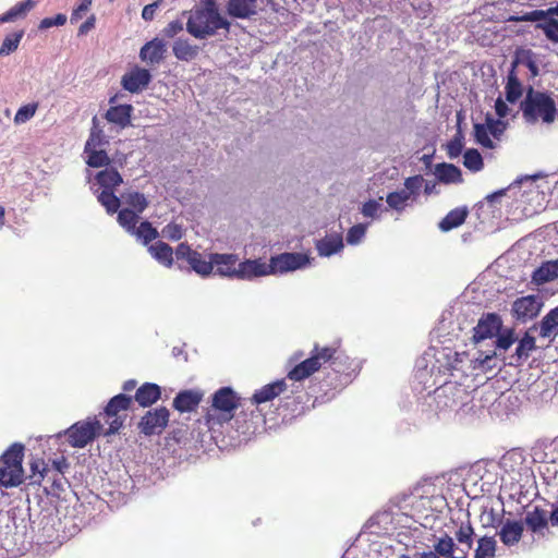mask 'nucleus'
<instances>
[{
	"instance_id": "f3484780",
	"label": "nucleus",
	"mask_w": 558,
	"mask_h": 558,
	"mask_svg": "<svg viewBox=\"0 0 558 558\" xmlns=\"http://www.w3.org/2000/svg\"><path fill=\"white\" fill-rule=\"evenodd\" d=\"M270 275L269 263L260 259H246L238 265V279L251 280L256 277Z\"/></svg>"
},
{
	"instance_id": "bf43d9fd",
	"label": "nucleus",
	"mask_w": 558,
	"mask_h": 558,
	"mask_svg": "<svg viewBox=\"0 0 558 558\" xmlns=\"http://www.w3.org/2000/svg\"><path fill=\"white\" fill-rule=\"evenodd\" d=\"M463 148L462 140L459 137H454L447 145V153L449 158H457L460 156Z\"/></svg>"
},
{
	"instance_id": "a878e982",
	"label": "nucleus",
	"mask_w": 558,
	"mask_h": 558,
	"mask_svg": "<svg viewBox=\"0 0 558 558\" xmlns=\"http://www.w3.org/2000/svg\"><path fill=\"white\" fill-rule=\"evenodd\" d=\"M166 53V45L162 40L155 38L142 46V60H147L150 63H159L163 60Z\"/></svg>"
},
{
	"instance_id": "4c0bfd02",
	"label": "nucleus",
	"mask_w": 558,
	"mask_h": 558,
	"mask_svg": "<svg viewBox=\"0 0 558 558\" xmlns=\"http://www.w3.org/2000/svg\"><path fill=\"white\" fill-rule=\"evenodd\" d=\"M454 547L456 544L453 538L448 534H445L440 536L434 544V553L444 558H451L453 557Z\"/></svg>"
},
{
	"instance_id": "49530a36",
	"label": "nucleus",
	"mask_w": 558,
	"mask_h": 558,
	"mask_svg": "<svg viewBox=\"0 0 558 558\" xmlns=\"http://www.w3.org/2000/svg\"><path fill=\"white\" fill-rule=\"evenodd\" d=\"M517 338L513 329H507L504 332H500L496 336L495 341V351L501 354V351H507L514 342Z\"/></svg>"
},
{
	"instance_id": "052dcab7",
	"label": "nucleus",
	"mask_w": 558,
	"mask_h": 558,
	"mask_svg": "<svg viewBox=\"0 0 558 558\" xmlns=\"http://www.w3.org/2000/svg\"><path fill=\"white\" fill-rule=\"evenodd\" d=\"M44 461L37 460L31 463V470H32V477H36L34 480L35 483H39L44 476L45 473H47V469L44 466Z\"/></svg>"
},
{
	"instance_id": "ddd939ff",
	"label": "nucleus",
	"mask_w": 558,
	"mask_h": 558,
	"mask_svg": "<svg viewBox=\"0 0 558 558\" xmlns=\"http://www.w3.org/2000/svg\"><path fill=\"white\" fill-rule=\"evenodd\" d=\"M238 407L239 398L230 387H222L213 395L211 408L222 413L223 421H230Z\"/></svg>"
},
{
	"instance_id": "b1692460",
	"label": "nucleus",
	"mask_w": 558,
	"mask_h": 558,
	"mask_svg": "<svg viewBox=\"0 0 558 558\" xmlns=\"http://www.w3.org/2000/svg\"><path fill=\"white\" fill-rule=\"evenodd\" d=\"M515 65L517 61L512 63V69L508 73L505 86L506 100L511 104L517 102L523 95V86L514 71Z\"/></svg>"
},
{
	"instance_id": "864d4df0",
	"label": "nucleus",
	"mask_w": 558,
	"mask_h": 558,
	"mask_svg": "<svg viewBox=\"0 0 558 558\" xmlns=\"http://www.w3.org/2000/svg\"><path fill=\"white\" fill-rule=\"evenodd\" d=\"M366 232V226L362 223L354 225L347 233V242L351 245H355L361 242Z\"/></svg>"
},
{
	"instance_id": "f03ea898",
	"label": "nucleus",
	"mask_w": 558,
	"mask_h": 558,
	"mask_svg": "<svg viewBox=\"0 0 558 558\" xmlns=\"http://www.w3.org/2000/svg\"><path fill=\"white\" fill-rule=\"evenodd\" d=\"M520 109L525 122L534 124L538 121L553 123L556 117V104L546 93L535 90L532 87L526 92L521 101Z\"/></svg>"
},
{
	"instance_id": "393cba45",
	"label": "nucleus",
	"mask_w": 558,
	"mask_h": 558,
	"mask_svg": "<svg viewBox=\"0 0 558 558\" xmlns=\"http://www.w3.org/2000/svg\"><path fill=\"white\" fill-rule=\"evenodd\" d=\"M172 52L178 60L189 62L196 59L199 53V47L192 45L186 38H179L172 46Z\"/></svg>"
},
{
	"instance_id": "2f4dec72",
	"label": "nucleus",
	"mask_w": 558,
	"mask_h": 558,
	"mask_svg": "<svg viewBox=\"0 0 558 558\" xmlns=\"http://www.w3.org/2000/svg\"><path fill=\"white\" fill-rule=\"evenodd\" d=\"M138 221V215L136 210L130 209L129 207L122 208L118 214V222L129 233L140 239V227H136Z\"/></svg>"
},
{
	"instance_id": "39448f33",
	"label": "nucleus",
	"mask_w": 558,
	"mask_h": 558,
	"mask_svg": "<svg viewBox=\"0 0 558 558\" xmlns=\"http://www.w3.org/2000/svg\"><path fill=\"white\" fill-rule=\"evenodd\" d=\"M23 457L24 446L21 444H13L1 456L3 465L0 468V485L4 487H14L19 486L23 482Z\"/></svg>"
},
{
	"instance_id": "e2e57ef3",
	"label": "nucleus",
	"mask_w": 558,
	"mask_h": 558,
	"mask_svg": "<svg viewBox=\"0 0 558 558\" xmlns=\"http://www.w3.org/2000/svg\"><path fill=\"white\" fill-rule=\"evenodd\" d=\"M487 122L488 132L494 137H498L504 132L505 126L500 121L487 119Z\"/></svg>"
},
{
	"instance_id": "13d9d810",
	"label": "nucleus",
	"mask_w": 558,
	"mask_h": 558,
	"mask_svg": "<svg viewBox=\"0 0 558 558\" xmlns=\"http://www.w3.org/2000/svg\"><path fill=\"white\" fill-rule=\"evenodd\" d=\"M183 31V23L179 20L171 21L163 29V36L168 38H173L179 33Z\"/></svg>"
},
{
	"instance_id": "473e14b6",
	"label": "nucleus",
	"mask_w": 558,
	"mask_h": 558,
	"mask_svg": "<svg viewBox=\"0 0 558 558\" xmlns=\"http://www.w3.org/2000/svg\"><path fill=\"white\" fill-rule=\"evenodd\" d=\"M148 251L155 259L166 267H170L173 264V250L169 244L158 241L151 244Z\"/></svg>"
},
{
	"instance_id": "603ef678",
	"label": "nucleus",
	"mask_w": 558,
	"mask_h": 558,
	"mask_svg": "<svg viewBox=\"0 0 558 558\" xmlns=\"http://www.w3.org/2000/svg\"><path fill=\"white\" fill-rule=\"evenodd\" d=\"M36 110H37L36 104H28V105L22 106L15 113L14 123L23 124V123L27 122L35 116Z\"/></svg>"
},
{
	"instance_id": "0e129e2a",
	"label": "nucleus",
	"mask_w": 558,
	"mask_h": 558,
	"mask_svg": "<svg viewBox=\"0 0 558 558\" xmlns=\"http://www.w3.org/2000/svg\"><path fill=\"white\" fill-rule=\"evenodd\" d=\"M495 110L499 118H506L509 113V108L501 97L495 101Z\"/></svg>"
},
{
	"instance_id": "412c9836",
	"label": "nucleus",
	"mask_w": 558,
	"mask_h": 558,
	"mask_svg": "<svg viewBox=\"0 0 558 558\" xmlns=\"http://www.w3.org/2000/svg\"><path fill=\"white\" fill-rule=\"evenodd\" d=\"M523 531L524 526L521 521L507 520L498 534L502 544L510 547L520 542Z\"/></svg>"
},
{
	"instance_id": "9b49d317",
	"label": "nucleus",
	"mask_w": 558,
	"mask_h": 558,
	"mask_svg": "<svg viewBox=\"0 0 558 558\" xmlns=\"http://www.w3.org/2000/svg\"><path fill=\"white\" fill-rule=\"evenodd\" d=\"M543 307L538 295H526L518 298L511 307L512 317L519 323H526L535 318Z\"/></svg>"
},
{
	"instance_id": "680f3d73",
	"label": "nucleus",
	"mask_w": 558,
	"mask_h": 558,
	"mask_svg": "<svg viewBox=\"0 0 558 558\" xmlns=\"http://www.w3.org/2000/svg\"><path fill=\"white\" fill-rule=\"evenodd\" d=\"M157 235L158 232L151 227L150 222L142 221V238L144 239L145 243L157 238Z\"/></svg>"
},
{
	"instance_id": "4be33fe9",
	"label": "nucleus",
	"mask_w": 558,
	"mask_h": 558,
	"mask_svg": "<svg viewBox=\"0 0 558 558\" xmlns=\"http://www.w3.org/2000/svg\"><path fill=\"white\" fill-rule=\"evenodd\" d=\"M133 107L131 105H117L111 106L106 112V119L109 123L116 124L121 129L126 128L131 122V112Z\"/></svg>"
},
{
	"instance_id": "8fccbe9b",
	"label": "nucleus",
	"mask_w": 558,
	"mask_h": 558,
	"mask_svg": "<svg viewBox=\"0 0 558 558\" xmlns=\"http://www.w3.org/2000/svg\"><path fill=\"white\" fill-rule=\"evenodd\" d=\"M102 144V131L98 129L97 125V118H93V129L89 135V138L87 140L84 153H88L90 148H96L97 146H100Z\"/></svg>"
},
{
	"instance_id": "72a5a7b5",
	"label": "nucleus",
	"mask_w": 558,
	"mask_h": 558,
	"mask_svg": "<svg viewBox=\"0 0 558 558\" xmlns=\"http://www.w3.org/2000/svg\"><path fill=\"white\" fill-rule=\"evenodd\" d=\"M36 4V0H26L23 2L16 3L9 11H7L3 15L0 16V23L13 22L20 17L26 15V13L32 10Z\"/></svg>"
},
{
	"instance_id": "1a4fd4ad",
	"label": "nucleus",
	"mask_w": 558,
	"mask_h": 558,
	"mask_svg": "<svg viewBox=\"0 0 558 558\" xmlns=\"http://www.w3.org/2000/svg\"><path fill=\"white\" fill-rule=\"evenodd\" d=\"M177 262H185L190 269L195 271L202 277H207L213 274V258L211 254L208 259L199 252L193 250L187 243H180L175 248Z\"/></svg>"
},
{
	"instance_id": "bb28decb",
	"label": "nucleus",
	"mask_w": 558,
	"mask_h": 558,
	"mask_svg": "<svg viewBox=\"0 0 558 558\" xmlns=\"http://www.w3.org/2000/svg\"><path fill=\"white\" fill-rule=\"evenodd\" d=\"M558 336V306L551 308L539 323V337L554 340Z\"/></svg>"
},
{
	"instance_id": "aec40b11",
	"label": "nucleus",
	"mask_w": 558,
	"mask_h": 558,
	"mask_svg": "<svg viewBox=\"0 0 558 558\" xmlns=\"http://www.w3.org/2000/svg\"><path fill=\"white\" fill-rule=\"evenodd\" d=\"M286 388L287 384L284 379H279L274 383L267 384L255 391V393L252 397V401L255 404H262L271 401L276 397L280 396L286 390Z\"/></svg>"
},
{
	"instance_id": "f8f14e48",
	"label": "nucleus",
	"mask_w": 558,
	"mask_h": 558,
	"mask_svg": "<svg viewBox=\"0 0 558 558\" xmlns=\"http://www.w3.org/2000/svg\"><path fill=\"white\" fill-rule=\"evenodd\" d=\"M502 327V320L496 313L483 314L477 325L473 328V341L475 343L496 337Z\"/></svg>"
},
{
	"instance_id": "2eb2a0df",
	"label": "nucleus",
	"mask_w": 558,
	"mask_h": 558,
	"mask_svg": "<svg viewBox=\"0 0 558 558\" xmlns=\"http://www.w3.org/2000/svg\"><path fill=\"white\" fill-rule=\"evenodd\" d=\"M213 272L221 277L236 278L239 258L235 254L211 253Z\"/></svg>"
},
{
	"instance_id": "7c9ffc66",
	"label": "nucleus",
	"mask_w": 558,
	"mask_h": 558,
	"mask_svg": "<svg viewBox=\"0 0 558 558\" xmlns=\"http://www.w3.org/2000/svg\"><path fill=\"white\" fill-rule=\"evenodd\" d=\"M436 175L442 183H461L462 173L461 170L452 163H439L436 166Z\"/></svg>"
},
{
	"instance_id": "dca6fc26",
	"label": "nucleus",
	"mask_w": 558,
	"mask_h": 558,
	"mask_svg": "<svg viewBox=\"0 0 558 558\" xmlns=\"http://www.w3.org/2000/svg\"><path fill=\"white\" fill-rule=\"evenodd\" d=\"M204 392L199 389L181 390L173 399V408L180 413L195 411L203 401Z\"/></svg>"
},
{
	"instance_id": "6e6552de",
	"label": "nucleus",
	"mask_w": 558,
	"mask_h": 558,
	"mask_svg": "<svg viewBox=\"0 0 558 558\" xmlns=\"http://www.w3.org/2000/svg\"><path fill=\"white\" fill-rule=\"evenodd\" d=\"M132 404V398L119 393L111 398L105 408L106 423L109 425V428L106 430L105 435H112L119 432L122 427L123 422L126 417V411Z\"/></svg>"
},
{
	"instance_id": "a18cd8bd",
	"label": "nucleus",
	"mask_w": 558,
	"mask_h": 558,
	"mask_svg": "<svg viewBox=\"0 0 558 558\" xmlns=\"http://www.w3.org/2000/svg\"><path fill=\"white\" fill-rule=\"evenodd\" d=\"M423 183H424V179L422 175L417 174V175H413V177H409L404 180V190H402L403 192H405V194L408 195V197L413 201L416 199V197L420 195V191L423 186Z\"/></svg>"
},
{
	"instance_id": "c85d7f7f",
	"label": "nucleus",
	"mask_w": 558,
	"mask_h": 558,
	"mask_svg": "<svg viewBox=\"0 0 558 558\" xmlns=\"http://www.w3.org/2000/svg\"><path fill=\"white\" fill-rule=\"evenodd\" d=\"M558 278V259L543 263L532 275L536 284H543Z\"/></svg>"
},
{
	"instance_id": "f257e3e1",
	"label": "nucleus",
	"mask_w": 558,
	"mask_h": 558,
	"mask_svg": "<svg viewBox=\"0 0 558 558\" xmlns=\"http://www.w3.org/2000/svg\"><path fill=\"white\" fill-rule=\"evenodd\" d=\"M230 27L231 23L220 14L216 0H199L186 22L187 33L197 39L211 37L219 29L229 33Z\"/></svg>"
},
{
	"instance_id": "5fc2aeb1",
	"label": "nucleus",
	"mask_w": 558,
	"mask_h": 558,
	"mask_svg": "<svg viewBox=\"0 0 558 558\" xmlns=\"http://www.w3.org/2000/svg\"><path fill=\"white\" fill-rule=\"evenodd\" d=\"M128 205L131 209L140 211V193L136 191L123 193L120 198V206Z\"/></svg>"
},
{
	"instance_id": "09e8293b",
	"label": "nucleus",
	"mask_w": 558,
	"mask_h": 558,
	"mask_svg": "<svg viewBox=\"0 0 558 558\" xmlns=\"http://www.w3.org/2000/svg\"><path fill=\"white\" fill-rule=\"evenodd\" d=\"M474 136L478 144L486 148H493L494 143L489 137L488 128L486 124L476 123L474 125Z\"/></svg>"
},
{
	"instance_id": "c03bdc74",
	"label": "nucleus",
	"mask_w": 558,
	"mask_h": 558,
	"mask_svg": "<svg viewBox=\"0 0 558 558\" xmlns=\"http://www.w3.org/2000/svg\"><path fill=\"white\" fill-rule=\"evenodd\" d=\"M456 538L460 544H465L468 550L473 546L474 529L470 521L462 522L456 531Z\"/></svg>"
},
{
	"instance_id": "6e6d98bb",
	"label": "nucleus",
	"mask_w": 558,
	"mask_h": 558,
	"mask_svg": "<svg viewBox=\"0 0 558 558\" xmlns=\"http://www.w3.org/2000/svg\"><path fill=\"white\" fill-rule=\"evenodd\" d=\"M381 204L375 199H369L365 202L362 206L361 213L365 217L376 218L378 217V211L380 210Z\"/></svg>"
},
{
	"instance_id": "9d476101",
	"label": "nucleus",
	"mask_w": 558,
	"mask_h": 558,
	"mask_svg": "<svg viewBox=\"0 0 558 558\" xmlns=\"http://www.w3.org/2000/svg\"><path fill=\"white\" fill-rule=\"evenodd\" d=\"M310 257L303 253H281L269 259L270 275L284 274L306 267Z\"/></svg>"
},
{
	"instance_id": "5701e85b",
	"label": "nucleus",
	"mask_w": 558,
	"mask_h": 558,
	"mask_svg": "<svg viewBox=\"0 0 558 558\" xmlns=\"http://www.w3.org/2000/svg\"><path fill=\"white\" fill-rule=\"evenodd\" d=\"M343 248V240L340 233L327 234L316 243V250L320 256H330Z\"/></svg>"
},
{
	"instance_id": "e433bc0d",
	"label": "nucleus",
	"mask_w": 558,
	"mask_h": 558,
	"mask_svg": "<svg viewBox=\"0 0 558 558\" xmlns=\"http://www.w3.org/2000/svg\"><path fill=\"white\" fill-rule=\"evenodd\" d=\"M496 541L492 536H483L477 542L474 558H494Z\"/></svg>"
},
{
	"instance_id": "774afa93",
	"label": "nucleus",
	"mask_w": 558,
	"mask_h": 558,
	"mask_svg": "<svg viewBox=\"0 0 558 558\" xmlns=\"http://www.w3.org/2000/svg\"><path fill=\"white\" fill-rule=\"evenodd\" d=\"M52 465L60 474H64L70 466L68 460L64 457L54 459L52 461Z\"/></svg>"
},
{
	"instance_id": "de8ad7c7",
	"label": "nucleus",
	"mask_w": 558,
	"mask_h": 558,
	"mask_svg": "<svg viewBox=\"0 0 558 558\" xmlns=\"http://www.w3.org/2000/svg\"><path fill=\"white\" fill-rule=\"evenodd\" d=\"M87 154L86 163L93 168H99L109 165L110 159L107 153L102 149L97 150L96 148H90Z\"/></svg>"
},
{
	"instance_id": "37998d69",
	"label": "nucleus",
	"mask_w": 558,
	"mask_h": 558,
	"mask_svg": "<svg viewBox=\"0 0 558 558\" xmlns=\"http://www.w3.org/2000/svg\"><path fill=\"white\" fill-rule=\"evenodd\" d=\"M409 199L410 198L402 190L390 192L386 197L388 206L398 213H401L405 209Z\"/></svg>"
},
{
	"instance_id": "a19ab883",
	"label": "nucleus",
	"mask_w": 558,
	"mask_h": 558,
	"mask_svg": "<svg viewBox=\"0 0 558 558\" xmlns=\"http://www.w3.org/2000/svg\"><path fill=\"white\" fill-rule=\"evenodd\" d=\"M463 165L470 171L477 172L483 169L484 162L477 149L471 148L463 155Z\"/></svg>"
},
{
	"instance_id": "ea45409f",
	"label": "nucleus",
	"mask_w": 558,
	"mask_h": 558,
	"mask_svg": "<svg viewBox=\"0 0 558 558\" xmlns=\"http://www.w3.org/2000/svg\"><path fill=\"white\" fill-rule=\"evenodd\" d=\"M121 84L125 90L137 93L140 90V65L135 64L130 72L125 73Z\"/></svg>"
},
{
	"instance_id": "a211bd4d",
	"label": "nucleus",
	"mask_w": 558,
	"mask_h": 558,
	"mask_svg": "<svg viewBox=\"0 0 558 558\" xmlns=\"http://www.w3.org/2000/svg\"><path fill=\"white\" fill-rule=\"evenodd\" d=\"M536 341L533 336L525 332L524 336L518 341L514 353L510 356L509 365L521 366L531 356V353L536 350Z\"/></svg>"
},
{
	"instance_id": "c756f323",
	"label": "nucleus",
	"mask_w": 558,
	"mask_h": 558,
	"mask_svg": "<svg viewBox=\"0 0 558 558\" xmlns=\"http://www.w3.org/2000/svg\"><path fill=\"white\" fill-rule=\"evenodd\" d=\"M549 518L547 517L546 510L535 507L532 511H529L525 515L524 522L527 527L533 532H539L548 526Z\"/></svg>"
},
{
	"instance_id": "3c124183",
	"label": "nucleus",
	"mask_w": 558,
	"mask_h": 558,
	"mask_svg": "<svg viewBox=\"0 0 558 558\" xmlns=\"http://www.w3.org/2000/svg\"><path fill=\"white\" fill-rule=\"evenodd\" d=\"M499 355L497 351H493L490 354H484L483 352H480L478 356L476 357L477 367L482 371H492L493 368L497 367L496 359Z\"/></svg>"
},
{
	"instance_id": "7ed1b4c3",
	"label": "nucleus",
	"mask_w": 558,
	"mask_h": 558,
	"mask_svg": "<svg viewBox=\"0 0 558 558\" xmlns=\"http://www.w3.org/2000/svg\"><path fill=\"white\" fill-rule=\"evenodd\" d=\"M336 344L337 342L329 345L314 343L310 356L294 365L288 372L287 377L294 381H301L318 372L325 364L329 366L333 354H336Z\"/></svg>"
},
{
	"instance_id": "4d7b16f0",
	"label": "nucleus",
	"mask_w": 558,
	"mask_h": 558,
	"mask_svg": "<svg viewBox=\"0 0 558 558\" xmlns=\"http://www.w3.org/2000/svg\"><path fill=\"white\" fill-rule=\"evenodd\" d=\"M66 22L64 14H57L54 17H45L39 24L40 29H47L52 26H62Z\"/></svg>"
},
{
	"instance_id": "79ce46f5",
	"label": "nucleus",
	"mask_w": 558,
	"mask_h": 558,
	"mask_svg": "<svg viewBox=\"0 0 558 558\" xmlns=\"http://www.w3.org/2000/svg\"><path fill=\"white\" fill-rule=\"evenodd\" d=\"M24 36V31L15 32L10 35H8L0 47V57L1 56H8L12 52H14Z\"/></svg>"
},
{
	"instance_id": "f704fd0d",
	"label": "nucleus",
	"mask_w": 558,
	"mask_h": 558,
	"mask_svg": "<svg viewBox=\"0 0 558 558\" xmlns=\"http://www.w3.org/2000/svg\"><path fill=\"white\" fill-rule=\"evenodd\" d=\"M547 16H558V4L556 7H550L547 10H533L527 12L521 16H510L508 21L510 22H536L545 19Z\"/></svg>"
},
{
	"instance_id": "cd10ccee",
	"label": "nucleus",
	"mask_w": 558,
	"mask_h": 558,
	"mask_svg": "<svg viewBox=\"0 0 558 558\" xmlns=\"http://www.w3.org/2000/svg\"><path fill=\"white\" fill-rule=\"evenodd\" d=\"M469 210L466 207H457L450 210L439 222V229L444 232H448L454 228L460 227L464 223Z\"/></svg>"
},
{
	"instance_id": "0eeeda50",
	"label": "nucleus",
	"mask_w": 558,
	"mask_h": 558,
	"mask_svg": "<svg viewBox=\"0 0 558 558\" xmlns=\"http://www.w3.org/2000/svg\"><path fill=\"white\" fill-rule=\"evenodd\" d=\"M101 429V423L94 418L76 422L66 429L65 435L73 448H84L100 434Z\"/></svg>"
},
{
	"instance_id": "338daca9",
	"label": "nucleus",
	"mask_w": 558,
	"mask_h": 558,
	"mask_svg": "<svg viewBox=\"0 0 558 558\" xmlns=\"http://www.w3.org/2000/svg\"><path fill=\"white\" fill-rule=\"evenodd\" d=\"M92 4V0H82V3L72 13L71 21H76L82 17V12L88 10Z\"/></svg>"
},
{
	"instance_id": "6ab92c4d",
	"label": "nucleus",
	"mask_w": 558,
	"mask_h": 558,
	"mask_svg": "<svg viewBox=\"0 0 558 558\" xmlns=\"http://www.w3.org/2000/svg\"><path fill=\"white\" fill-rule=\"evenodd\" d=\"M226 10L234 19H251L257 14V0H228Z\"/></svg>"
},
{
	"instance_id": "69168bd1",
	"label": "nucleus",
	"mask_w": 558,
	"mask_h": 558,
	"mask_svg": "<svg viewBox=\"0 0 558 558\" xmlns=\"http://www.w3.org/2000/svg\"><path fill=\"white\" fill-rule=\"evenodd\" d=\"M159 5V1H155L150 4L145 5L142 9V19L144 20H153L156 9Z\"/></svg>"
},
{
	"instance_id": "c9c22d12",
	"label": "nucleus",
	"mask_w": 558,
	"mask_h": 558,
	"mask_svg": "<svg viewBox=\"0 0 558 558\" xmlns=\"http://www.w3.org/2000/svg\"><path fill=\"white\" fill-rule=\"evenodd\" d=\"M161 397V388L157 384H142V408L156 403Z\"/></svg>"
},
{
	"instance_id": "423d86ee",
	"label": "nucleus",
	"mask_w": 558,
	"mask_h": 558,
	"mask_svg": "<svg viewBox=\"0 0 558 558\" xmlns=\"http://www.w3.org/2000/svg\"><path fill=\"white\" fill-rule=\"evenodd\" d=\"M95 180L101 192L97 195L98 202L106 208L109 215L118 213L120 208V198L113 190L122 183L121 174L114 168H106L99 171Z\"/></svg>"
},
{
	"instance_id": "20e7f679",
	"label": "nucleus",
	"mask_w": 558,
	"mask_h": 558,
	"mask_svg": "<svg viewBox=\"0 0 558 558\" xmlns=\"http://www.w3.org/2000/svg\"><path fill=\"white\" fill-rule=\"evenodd\" d=\"M328 371L324 377L325 385L329 389H339L345 386L355 374L356 364L342 349L338 341L336 354H333Z\"/></svg>"
},
{
	"instance_id": "58836bf2",
	"label": "nucleus",
	"mask_w": 558,
	"mask_h": 558,
	"mask_svg": "<svg viewBox=\"0 0 558 558\" xmlns=\"http://www.w3.org/2000/svg\"><path fill=\"white\" fill-rule=\"evenodd\" d=\"M538 22L536 27L543 31L546 38L553 43H558V20L547 16Z\"/></svg>"
},
{
	"instance_id": "4468645a",
	"label": "nucleus",
	"mask_w": 558,
	"mask_h": 558,
	"mask_svg": "<svg viewBox=\"0 0 558 558\" xmlns=\"http://www.w3.org/2000/svg\"><path fill=\"white\" fill-rule=\"evenodd\" d=\"M170 412L166 407L149 410L142 416V432L146 435H158L167 427Z\"/></svg>"
}]
</instances>
